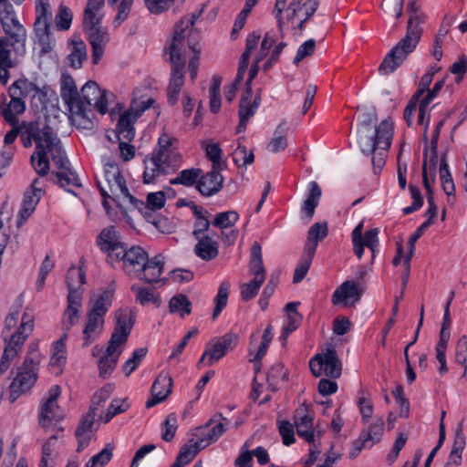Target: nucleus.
<instances>
[{"label": "nucleus", "instance_id": "f257e3e1", "mask_svg": "<svg viewBox=\"0 0 467 467\" xmlns=\"http://www.w3.org/2000/svg\"><path fill=\"white\" fill-rule=\"evenodd\" d=\"M377 120L375 109L366 112L358 130V147L363 154L372 156L371 163L375 174L380 172L385 165L394 133V124L390 119H384L376 126Z\"/></svg>", "mask_w": 467, "mask_h": 467}, {"label": "nucleus", "instance_id": "f03ea898", "mask_svg": "<svg viewBox=\"0 0 467 467\" xmlns=\"http://www.w3.org/2000/svg\"><path fill=\"white\" fill-rule=\"evenodd\" d=\"M410 18L407 26L406 36L387 54L379 66V72L388 75L395 71L407 58L408 55L416 48L421 37L423 16L416 1L412 0L407 7Z\"/></svg>", "mask_w": 467, "mask_h": 467}, {"label": "nucleus", "instance_id": "7ed1b4c3", "mask_svg": "<svg viewBox=\"0 0 467 467\" xmlns=\"http://www.w3.org/2000/svg\"><path fill=\"white\" fill-rule=\"evenodd\" d=\"M41 361V354L37 343H30L23 365L12 381L9 389L8 400L13 403L22 394L29 390L37 379L38 365Z\"/></svg>", "mask_w": 467, "mask_h": 467}, {"label": "nucleus", "instance_id": "20e7f679", "mask_svg": "<svg viewBox=\"0 0 467 467\" xmlns=\"http://www.w3.org/2000/svg\"><path fill=\"white\" fill-rule=\"evenodd\" d=\"M97 185L103 197L102 204L106 209L109 208L108 199L115 200L120 196L127 198L131 203L137 202L127 187L126 181L121 174L119 166L114 162L105 165L104 179L98 181Z\"/></svg>", "mask_w": 467, "mask_h": 467}, {"label": "nucleus", "instance_id": "39448f33", "mask_svg": "<svg viewBox=\"0 0 467 467\" xmlns=\"http://www.w3.org/2000/svg\"><path fill=\"white\" fill-rule=\"evenodd\" d=\"M113 291H103L95 300L91 309L88 313V320L83 329V345L88 347L95 341L104 327V316L111 306Z\"/></svg>", "mask_w": 467, "mask_h": 467}, {"label": "nucleus", "instance_id": "423d86ee", "mask_svg": "<svg viewBox=\"0 0 467 467\" xmlns=\"http://www.w3.org/2000/svg\"><path fill=\"white\" fill-rule=\"evenodd\" d=\"M34 328V316L26 311L21 319V324L10 338L5 337V347L0 361V374H4L10 367L11 361L20 352L22 346L32 333Z\"/></svg>", "mask_w": 467, "mask_h": 467}, {"label": "nucleus", "instance_id": "0eeeda50", "mask_svg": "<svg viewBox=\"0 0 467 467\" xmlns=\"http://www.w3.org/2000/svg\"><path fill=\"white\" fill-rule=\"evenodd\" d=\"M60 95L69 110L72 122L78 126L86 127V124L90 122L88 115L80 99L75 80L69 74L62 75Z\"/></svg>", "mask_w": 467, "mask_h": 467}, {"label": "nucleus", "instance_id": "6e6552de", "mask_svg": "<svg viewBox=\"0 0 467 467\" xmlns=\"http://www.w3.org/2000/svg\"><path fill=\"white\" fill-rule=\"evenodd\" d=\"M174 46L171 49L164 48L165 53L169 54V62L171 65L169 86L167 88L168 102L173 106L178 102V96L184 85V67L186 59L184 53L175 50Z\"/></svg>", "mask_w": 467, "mask_h": 467}, {"label": "nucleus", "instance_id": "1a4fd4ad", "mask_svg": "<svg viewBox=\"0 0 467 467\" xmlns=\"http://www.w3.org/2000/svg\"><path fill=\"white\" fill-rule=\"evenodd\" d=\"M54 133V130L46 121H24L19 126V134L24 147L29 148L35 141L36 150L45 147Z\"/></svg>", "mask_w": 467, "mask_h": 467}, {"label": "nucleus", "instance_id": "9d476101", "mask_svg": "<svg viewBox=\"0 0 467 467\" xmlns=\"http://www.w3.org/2000/svg\"><path fill=\"white\" fill-rule=\"evenodd\" d=\"M97 244L99 249L107 254V262L111 265H115L118 261V255L122 253V249L126 244L121 242L119 232L115 226L104 228L97 238Z\"/></svg>", "mask_w": 467, "mask_h": 467}, {"label": "nucleus", "instance_id": "9b49d317", "mask_svg": "<svg viewBox=\"0 0 467 467\" xmlns=\"http://www.w3.org/2000/svg\"><path fill=\"white\" fill-rule=\"evenodd\" d=\"M314 418L315 413L313 410L306 404L299 406L294 415L297 435L309 444L316 442Z\"/></svg>", "mask_w": 467, "mask_h": 467}, {"label": "nucleus", "instance_id": "f8f14e48", "mask_svg": "<svg viewBox=\"0 0 467 467\" xmlns=\"http://www.w3.org/2000/svg\"><path fill=\"white\" fill-rule=\"evenodd\" d=\"M261 103L260 90L254 96L253 89L244 90L239 101V124L236 132L241 133L246 130L249 119L255 114Z\"/></svg>", "mask_w": 467, "mask_h": 467}, {"label": "nucleus", "instance_id": "ddd939ff", "mask_svg": "<svg viewBox=\"0 0 467 467\" xmlns=\"http://www.w3.org/2000/svg\"><path fill=\"white\" fill-rule=\"evenodd\" d=\"M116 324L109 339V348L113 345H124L134 325L135 315L131 310L119 309L115 313Z\"/></svg>", "mask_w": 467, "mask_h": 467}, {"label": "nucleus", "instance_id": "4468645a", "mask_svg": "<svg viewBox=\"0 0 467 467\" xmlns=\"http://www.w3.org/2000/svg\"><path fill=\"white\" fill-rule=\"evenodd\" d=\"M148 256V253L140 246H131L129 249L125 246L122 249V253H119V255H118V261H115V264L121 262L124 272L128 274L132 273L137 275L141 271V267L146 263L145 260Z\"/></svg>", "mask_w": 467, "mask_h": 467}, {"label": "nucleus", "instance_id": "2eb2a0df", "mask_svg": "<svg viewBox=\"0 0 467 467\" xmlns=\"http://www.w3.org/2000/svg\"><path fill=\"white\" fill-rule=\"evenodd\" d=\"M237 339V336L233 334H225L216 341H210L203 352L199 363L206 361L207 365L211 366L214 362L221 359L229 349L232 348V344Z\"/></svg>", "mask_w": 467, "mask_h": 467}, {"label": "nucleus", "instance_id": "dca6fc26", "mask_svg": "<svg viewBox=\"0 0 467 467\" xmlns=\"http://www.w3.org/2000/svg\"><path fill=\"white\" fill-rule=\"evenodd\" d=\"M80 99L102 115L108 111L107 91L100 89L95 81L89 80L82 87Z\"/></svg>", "mask_w": 467, "mask_h": 467}, {"label": "nucleus", "instance_id": "f3484780", "mask_svg": "<svg viewBox=\"0 0 467 467\" xmlns=\"http://www.w3.org/2000/svg\"><path fill=\"white\" fill-rule=\"evenodd\" d=\"M364 287L358 285L355 281L347 280L343 282L333 293L332 304H343L348 306L350 304L360 300Z\"/></svg>", "mask_w": 467, "mask_h": 467}, {"label": "nucleus", "instance_id": "a211bd4d", "mask_svg": "<svg viewBox=\"0 0 467 467\" xmlns=\"http://www.w3.org/2000/svg\"><path fill=\"white\" fill-rule=\"evenodd\" d=\"M222 170L223 169L212 168V170L205 174L202 172L196 188L202 196H213L223 189V177L221 174Z\"/></svg>", "mask_w": 467, "mask_h": 467}, {"label": "nucleus", "instance_id": "6ab92c4d", "mask_svg": "<svg viewBox=\"0 0 467 467\" xmlns=\"http://www.w3.org/2000/svg\"><path fill=\"white\" fill-rule=\"evenodd\" d=\"M97 415L98 413L94 412V409H89L88 411L81 418L75 431V436L78 439V452L83 451L88 446L91 436L96 431V429L93 427Z\"/></svg>", "mask_w": 467, "mask_h": 467}, {"label": "nucleus", "instance_id": "aec40b11", "mask_svg": "<svg viewBox=\"0 0 467 467\" xmlns=\"http://www.w3.org/2000/svg\"><path fill=\"white\" fill-rule=\"evenodd\" d=\"M172 379L166 373L161 372L151 386V399L146 402L147 408H151L160 402L164 401L172 391Z\"/></svg>", "mask_w": 467, "mask_h": 467}, {"label": "nucleus", "instance_id": "412c9836", "mask_svg": "<svg viewBox=\"0 0 467 467\" xmlns=\"http://www.w3.org/2000/svg\"><path fill=\"white\" fill-rule=\"evenodd\" d=\"M199 15H192L191 17H182L173 28V36L169 43L166 44L164 48L171 49V47H176V51L184 53L186 48V36L190 27H192Z\"/></svg>", "mask_w": 467, "mask_h": 467}, {"label": "nucleus", "instance_id": "4be33fe9", "mask_svg": "<svg viewBox=\"0 0 467 467\" xmlns=\"http://www.w3.org/2000/svg\"><path fill=\"white\" fill-rule=\"evenodd\" d=\"M92 47V63L98 64L104 54V48L109 42V34L105 27L99 26L85 31Z\"/></svg>", "mask_w": 467, "mask_h": 467}, {"label": "nucleus", "instance_id": "5701e85b", "mask_svg": "<svg viewBox=\"0 0 467 467\" xmlns=\"http://www.w3.org/2000/svg\"><path fill=\"white\" fill-rule=\"evenodd\" d=\"M137 276L148 284L157 283L161 281V275L164 268L163 256L157 254L152 258L147 257Z\"/></svg>", "mask_w": 467, "mask_h": 467}, {"label": "nucleus", "instance_id": "b1692460", "mask_svg": "<svg viewBox=\"0 0 467 467\" xmlns=\"http://www.w3.org/2000/svg\"><path fill=\"white\" fill-rule=\"evenodd\" d=\"M10 100L7 102V96L2 94L0 96V115L5 119L13 124L16 121V116L24 113L26 110V103L22 98L17 96H9Z\"/></svg>", "mask_w": 467, "mask_h": 467}, {"label": "nucleus", "instance_id": "393cba45", "mask_svg": "<svg viewBox=\"0 0 467 467\" xmlns=\"http://www.w3.org/2000/svg\"><path fill=\"white\" fill-rule=\"evenodd\" d=\"M133 108H130L119 116L116 131L119 140H125L131 141L135 137L134 124L138 117L133 114Z\"/></svg>", "mask_w": 467, "mask_h": 467}, {"label": "nucleus", "instance_id": "a878e982", "mask_svg": "<svg viewBox=\"0 0 467 467\" xmlns=\"http://www.w3.org/2000/svg\"><path fill=\"white\" fill-rule=\"evenodd\" d=\"M5 37V46H10L13 50L20 56L26 54V29L25 27L18 28H3Z\"/></svg>", "mask_w": 467, "mask_h": 467}, {"label": "nucleus", "instance_id": "bb28decb", "mask_svg": "<svg viewBox=\"0 0 467 467\" xmlns=\"http://www.w3.org/2000/svg\"><path fill=\"white\" fill-rule=\"evenodd\" d=\"M327 234L328 227L327 223H314L307 232V239L303 251L315 255L318 242L325 239Z\"/></svg>", "mask_w": 467, "mask_h": 467}, {"label": "nucleus", "instance_id": "cd10ccee", "mask_svg": "<svg viewBox=\"0 0 467 467\" xmlns=\"http://www.w3.org/2000/svg\"><path fill=\"white\" fill-rule=\"evenodd\" d=\"M47 146L48 153H50L51 159L57 169L61 171L68 169V160L62 148L61 141L56 132L51 138H49V141Z\"/></svg>", "mask_w": 467, "mask_h": 467}, {"label": "nucleus", "instance_id": "c85d7f7f", "mask_svg": "<svg viewBox=\"0 0 467 467\" xmlns=\"http://www.w3.org/2000/svg\"><path fill=\"white\" fill-rule=\"evenodd\" d=\"M153 156L160 161L168 174L179 168L182 155L175 150H155Z\"/></svg>", "mask_w": 467, "mask_h": 467}, {"label": "nucleus", "instance_id": "c756f323", "mask_svg": "<svg viewBox=\"0 0 467 467\" xmlns=\"http://www.w3.org/2000/svg\"><path fill=\"white\" fill-rule=\"evenodd\" d=\"M68 44L72 46L67 56L68 65L72 68L78 69L88 57L86 44L81 39L76 37L71 38Z\"/></svg>", "mask_w": 467, "mask_h": 467}, {"label": "nucleus", "instance_id": "7c9ffc66", "mask_svg": "<svg viewBox=\"0 0 467 467\" xmlns=\"http://www.w3.org/2000/svg\"><path fill=\"white\" fill-rule=\"evenodd\" d=\"M308 188L309 192L307 194L306 199L303 202V204L301 206V212L306 214L309 222L312 220L315 214V210L318 206L322 191L317 182H309Z\"/></svg>", "mask_w": 467, "mask_h": 467}, {"label": "nucleus", "instance_id": "2f4dec72", "mask_svg": "<svg viewBox=\"0 0 467 467\" xmlns=\"http://www.w3.org/2000/svg\"><path fill=\"white\" fill-rule=\"evenodd\" d=\"M118 347V345H113L112 348H109V343L108 344L104 356H102L99 360L100 377L106 379L114 370L120 355V351L117 352Z\"/></svg>", "mask_w": 467, "mask_h": 467}, {"label": "nucleus", "instance_id": "473e14b6", "mask_svg": "<svg viewBox=\"0 0 467 467\" xmlns=\"http://www.w3.org/2000/svg\"><path fill=\"white\" fill-rule=\"evenodd\" d=\"M324 364V374L331 379H337L341 375L342 365L334 348H327L321 353Z\"/></svg>", "mask_w": 467, "mask_h": 467}, {"label": "nucleus", "instance_id": "72a5a7b5", "mask_svg": "<svg viewBox=\"0 0 467 467\" xmlns=\"http://www.w3.org/2000/svg\"><path fill=\"white\" fill-rule=\"evenodd\" d=\"M194 252L202 260H213L218 255V244L209 235H203L198 239Z\"/></svg>", "mask_w": 467, "mask_h": 467}, {"label": "nucleus", "instance_id": "f704fd0d", "mask_svg": "<svg viewBox=\"0 0 467 467\" xmlns=\"http://www.w3.org/2000/svg\"><path fill=\"white\" fill-rule=\"evenodd\" d=\"M251 274L254 275V279L265 282V269L263 265L262 248L261 245L254 242L251 247V259L249 263Z\"/></svg>", "mask_w": 467, "mask_h": 467}, {"label": "nucleus", "instance_id": "c9c22d12", "mask_svg": "<svg viewBox=\"0 0 467 467\" xmlns=\"http://www.w3.org/2000/svg\"><path fill=\"white\" fill-rule=\"evenodd\" d=\"M287 133L286 121L283 120L275 130L274 138L267 144V150L273 153L285 150L288 146Z\"/></svg>", "mask_w": 467, "mask_h": 467}, {"label": "nucleus", "instance_id": "e433bc0d", "mask_svg": "<svg viewBox=\"0 0 467 467\" xmlns=\"http://www.w3.org/2000/svg\"><path fill=\"white\" fill-rule=\"evenodd\" d=\"M11 51L6 48L5 40L0 36V82L5 85L9 79V69L14 67Z\"/></svg>", "mask_w": 467, "mask_h": 467}, {"label": "nucleus", "instance_id": "4c0bfd02", "mask_svg": "<svg viewBox=\"0 0 467 467\" xmlns=\"http://www.w3.org/2000/svg\"><path fill=\"white\" fill-rule=\"evenodd\" d=\"M144 164L145 169L142 178L145 184L153 183L159 176L168 174L153 154L150 159L144 160Z\"/></svg>", "mask_w": 467, "mask_h": 467}, {"label": "nucleus", "instance_id": "58836bf2", "mask_svg": "<svg viewBox=\"0 0 467 467\" xmlns=\"http://www.w3.org/2000/svg\"><path fill=\"white\" fill-rule=\"evenodd\" d=\"M205 447L206 444H202V441H196L190 445L184 444L182 446L174 462L180 467H184L189 464L195 458L197 453Z\"/></svg>", "mask_w": 467, "mask_h": 467}, {"label": "nucleus", "instance_id": "ea45409f", "mask_svg": "<svg viewBox=\"0 0 467 467\" xmlns=\"http://www.w3.org/2000/svg\"><path fill=\"white\" fill-rule=\"evenodd\" d=\"M131 291L135 294L136 301L141 306H145L149 303H152L157 307L161 304V296L159 294H155L153 289L148 287H142L138 285L131 286Z\"/></svg>", "mask_w": 467, "mask_h": 467}, {"label": "nucleus", "instance_id": "a19ab883", "mask_svg": "<svg viewBox=\"0 0 467 467\" xmlns=\"http://www.w3.org/2000/svg\"><path fill=\"white\" fill-rule=\"evenodd\" d=\"M47 146L46 145L42 149L36 150L30 157V161L32 166L34 167L36 172L44 177L48 173L50 164L49 160L47 158Z\"/></svg>", "mask_w": 467, "mask_h": 467}, {"label": "nucleus", "instance_id": "79ce46f5", "mask_svg": "<svg viewBox=\"0 0 467 467\" xmlns=\"http://www.w3.org/2000/svg\"><path fill=\"white\" fill-rule=\"evenodd\" d=\"M202 175V170L199 168H191L182 170L178 173V176L171 179L170 183L172 185H183L186 187L197 185L200 176Z\"/></svg>", "mask_w": 467, "mask_h": 467}, {"label": "nucleus", "instance_id": "37998d69", "mask_svg": "<svg viewBox=\"0 0 467 467\" xmlns=\"http://www.w3.org/2000/svg\"><path fill=\"white\" fill-rule=\"evenodd\" d=\"M52 12L48 0H36V21L34 26H51Z\"/></svg>", "mask_w": 467, "mask_h": 467}, {"label": "nucleus", "instance_id": "c03bdc74", "mask_svg": "<svg viewBox=\"0 0 467 467\" xmlns=\"http://www.w3.org/2000/svg\"><path fill=\"white\" fill-rule=\"evenodd\" d=\"M51 26H34V32L40 46V54H49L54 47V40L51 37Z\"/></svg>", "mask_w": 467, "mask_h": 467}, {"label": "nucleus", "instance_id": "a18cd8bd", "mask_svg": "<svg viewBox=\"0 0 467 467\" xmlns=\"http://www.w3.org/2000/svg\"><path fill=\"white\" fill-rule=\"evenodd\" d=\"M169 310L171 314L179 313L181 317H184L191 314L192 303L184 294H177L170 299Z\"/></svg>", "mask_w": 467, "mask_h": 467}, {"label": "nucleus", "instance_id": "49530a36", "mask_svg": "<svg viewBox=\"0 0 467 467\" xmlns=\"http://www.w3.org/2000/svg\"><path fill=\"white\" fill-rule=\"evenodd\" d=\"M53 174L57 178V180L54 182L57 183L60 187L66 189L68 192L73 193L74 195H76V193L73 191L67 189V187H81V182L78 176L70 168L64 171L54 172Z\"/></svg>", "mask_w": 467, "mask_h": 467}, {"label": "nucleus", "instance_id": "de8ad7c7", "mask_svg": "<svg viewBox=\"0 0 467 467\" xmlns=\"http://www.w3.org/2000/svg\"><path fill=\"white\" fill-rule=\"evenodd\" d=\"M0 22L3 28L25 27L18 20L15 8L11 3H5L0 10Z\"/></svg>", "mask_w": 467, "mask_h": 467}, {"label": "nucleus", "instance_id": "09e8293b", "mask_svg": "<svg viewBox=\"0 0 467 467\" xmlns=\"http://www.w3.org/2000/svg\"><path fill=\"white\" fill-rule=\"evenodd\" d=\"M36 90V85L26 78H20L15 81L8 88L9 96L26 98Z\"/></svg>", "mask_w": 467, "mask_h": 467}, {"label": "nucleus", "instance_id": "8fccbe9b", "mask_svg": "<svg viewBox=\"0 0 467 467\" xmlns=\"http://www.w3.org/2000/svg\"><path fill=\"white\" fill-rule=\"evenodd\" d=\"M230 283L223 281L220 284L217 295L214 298L215 306L213 313V318L215 319L226 306L229 297Z\"/></svg>", "mask_w": 467, "mask_h": 467}, {"label": "nucleus", "instance_id": "3c124183", "mask_svg": "<svg viewBox=\"0 0 467 467\" xmlns=\"http://www.w3.org/2000/svg\"><path fill=\"white\" fill-rule=\"evenodd\" d=\"M440 179L441 181L442 189H443L444 192L448 196L454 195L455 186H454V182L451 178V172L449 170V165L446 161L445 156H442V158L441 160Z\"/></svg>", "mask_w": 467, "mask_h": 467}, {"label": "nucleus", "instance_id": "603ef678", "mask_svg": "<svg viewBox=\"0 0 467 467\" xmlns=\"http://www.w3.org/2000/svg\"><path fill=\"white\" fill-rule=\"evenodd\" d=\"M465 447V436L462 432V424L460 423L455 431L454 441L449 459L461 463L462 452Z\"/></svg>", "mask_w": 467, "mask_h": 467}, {"label": "nucleus", "instance_id": "864d4df0", "mask_svg": "<svg viewBox=\"0 0 467 467\" xmlns=\"http://www.w3.org/2000/svg\"><path fill=\"white\" fill-rule=\"evenodd\" d=\"M113 450L114 446L108 443L104 449L88 461L86 467H104L111 460Z\"/></svg>", "mask_w": 467, "mask_h": 467}, {"label": "nucleus", "instance_id": "5fc2aeb1", "mask_svg": "<svg viewBox=\"0 0 467 467\" xmlns=\"http://www.w3.org/2000/svg\"><path fill=\"white\" fill-rule=\"evenodd\" d=\"M313 257L314 254L303 251L300 261L294 272L293 282L295 284L300 283L306 277L311 265Z\"/></svg>", "mask_w": 467, "mask_h": 467}, {"label": "nucleus", "instance_id": "6e6d98bb", "mask_svg": "<svg viewBox=\"0 0 467 467\" xmlns=\"http://www.w3.org/2000/svg\"><path fill=\"white\" fill-rule=\"evenodd\" d=\"M63 438V428H59L57 432L49 437V439L42 446V456L44 464H47V457L57 458L56 449L57 443Z\"/></svg>", "mask_w": 467, "mask_h": 467}, {"label": "nucleus", "instance_id": "4d7b16f0", "mask_svg": "<svg viewBox=\"0 0 467 467\" xmlns=\"http://www.w3.org/2000/svg\"><path fill=\"white\" fill-rule=\"evenodd\" d=\"M238 220L239 214L236 211L223 212L215 215L213 225L221 229H226L234 226Z\"/></svg>", "mask_w": 467, "mask_h": 467}, {"label": "nucleus", "instance_id": "13d9d810", "mask_svg": "<svg viewBox=\"0 0 467 467\" xmlns=\"http://www.w3.org/2000/svg\"><path fill=\"white\" fill-rule=\"evenodd\" d=\"M73 19L72 12L68 7L60 5L55 16L56 27L59 31H66L70 28Z\"/></svg>", "mask_w": 467, "mask_h": 467}, {"label": "nucleus", "instance_id": "bf43d9fd", "mask_svg": "<svg viewBox=\"0 0 467 467\" xmlns=\"http://www.w3.org/2000/svg\"><path fill=\"white\" fill-rule=\"evenodd\" d=\"M57 405L47 408V401L43 404L39 416V424L42 428L47 429L52 420L59 421L63 418L61 414L57 412Z\"/></svg>", "mask_w": 467, "mask_h": 467}, {"label": "nucleus", "instance_id": "052dcab7", "mask_svg": "<svg viewBox=\"0 0 467 467\" xmlns=\"http://www.w3.org/2000/svg\"><path fill=\"white\" fill-rule=\"evenodd\" d=\"M114 390L113 384H107L99 389L91 399L89 409H94V412L98 413L99 408L109 400Z\"/></svg>", "mask_w": 467, "mask_h": 467}, {"label": "nucleus", "instance_id": "680f3d73", "mask_svg": "<svg viewBox=\"0 0 467 467\" xmlns=\"http://www.w3.org/2000/svg\"><path fill=\"white\" fill-rule=\"evenodd\" d=\"M86 281V274L82 268L71 266L67 273L66 282L67 289L78 288Z\"/></svg>", "mask_w": 467, "mask_h": 467}, {"label": "nucleus", "instance_id": "e2e57ef3", "mask_svg": "<svg viewBox=\"0 0 467 467\" xmlns=\"http://www.w3.org/2000/svg\"><path fill=\"white\" fill-rule=\"evenodd\" d=\"M148 349L140 348L133 351L132 356L123 365L122 370L126 376H130L140 365L141 360L146 357Z\"/></svg>", "mask_w": 467, "mask_h": 467}, {"label": "nucleus", "instance_id": "0e129e2a", "mask_svg": "<svg viewBox=\"0 0 467 467\" xmlns=\"http://www.w3.org/2000/svg\"><path fill=\"white\" fill-rule=\"evenodd\" d=\"M40 197L35 192H26L19 215L22 220H26L35 211Z\"/></svg>", "mask_w": 467, "mask_h": 467}, {"label": "nucleus", "instance_id": "69168bd1", "mask_svg": "<svg viewBox=\"0 0 467 467\" xmlns=\"http://www.w3.org/2000/svg\"><path fill=\"white\" fill-rule=\"evenodd\" d=\"M129 407L130 405L125 400H113L110 402L105 416L100 415L99 419L102 420L105 423H108L114 416L125 412Z\"/></svg>", "mask_w": 467, "mask_h": 467}, {"label": "nucleus", "instance_id": "338daca9", "mask_svg": "<svg viewBox=\"0 0 467 467\" xmlns=\"http://www.w3.org/2000/svg\"><path fill=\"white\" fill-rule=\"evenodd\" d=\"M177 428V417L175 413L169 414L162 423V440L171 441L174 438Z\"/></svg>", "mask_w": 467, "mask_h": 467}, {"label": "nucleus", "instance_id": "774afa93", "mask_svg": "<svg viewBox=\"0 0 467 467\" xmlns=\"http://www.w3.org/2000/svg\"><path fill=\"white\" fill-rule=\"evenodd\" d=\"M455 360L464 367V375L467 371V336H462L455 348Z\"/></svg>", "mask_w": 467, "mask_h": 467}]
</instances>
